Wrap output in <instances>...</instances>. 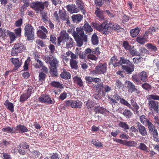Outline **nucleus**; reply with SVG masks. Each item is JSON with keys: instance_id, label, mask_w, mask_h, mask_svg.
Wrapping results in <instances>:
<instances>
[{"instance_id": "37", "label": "nucleus", "mask_w": 159, "mask_h": 159, "mask_svg": "<svg viewBox=\"0 0 159 159\" xmlns=\"http://www.w3.org/2000/svg\"><path fill=\"white\" fill-rule=\"evenodd\" d=\"M46 33L43 32L42 30H39L37 31V36L39 38L42 39H45L47 37Z\"/></svg>"}, {"instance_id": "59", "label": "nucleus", "mask_w": 159, "mask_h": 159, "mask_svg": "<svg viewBox=\"0 0 159 159\" xmlns=\"http://www.w3.org/2000/svg\"><path fill=\"white\" fill-rule=\"evenodd\" d=\"M19 147H20V148L28 149L29 148V146L28 143L26 142H23L19 145Z\"/></svg>"}, {"instance_id": "63", "label": "nucleus", "mask_w": 159, "mask_h": 159, "mask_svg": "<svg viewBox=\"0 0 159 159\" xmlns=\"http://www.w3.org/2000/svg\"><path fill=\"white\" fill-rule=\"evenodd\" d=\"M46 75L45 73L41 72L39 74V80L40 81H43L45 78Z\"/></svg>"}, {"instance_id": "64", "label": "nucleus", "mask_w": 159, "mask_h": 159, "mask_svg": "<svg viewBox=\"0 0 159 159\" xmlns=\"http://www.w3.org/2000/svg\"><path fill=\"white\" fill-rule=\"evenodd\" d=\"M7 36H8L11 41H13L16 38L14 34L10 31H8Z\"/></svg>"}, {"instance_id": "33", "label": "nucleus", "mask_w": 159, "mask_h": 159, "mask_svg": "<svg viewBox=\"0 0 159 159\" xmlns=\"http://www.w3.org/2000/svg\"><path fill=\"white\" fill-rule=\"evenodd\" d=\"M110 0H94V3L96 6L102 7L107 2H109Z\"/></svg>"}, {"instance_id": "3", "label": "nucleus", "mask_w": 159, "mask_h": 159, "mask_svg": "<svg viewBox=\"0 0 159 159\" xmlns=\"http://www.w3.org/2000/svg\"><path fill=\"white\" fill-rule=\"evenodd\" d=\"M25 36L27 40H33L34 39L35 30L34 27L29 23L25 24L24 28Z\"/></svg>"}, {"instance_id": "15", "label": "nucleus", "mask_w": 159, "mask_h": 159, "mask_svg": "<svg viewBox=\"0 0 159 159\" xmlns=\"http://www.w3.org/2000/svg\"><path fill=\"white\" fill-rule=\"evenodd\" d=\"M136 124L138 128V130L140 134L143 136L147 135L148 132L146 128L139 122H137Z\"/></svg>"}, {"instance_id": "6", "label": "nucleus", "mask_w": 159, "mask_h": 159, "mask_svg": "<svg viewBox=\"0 0 159 159\" xmlns=\"http://www.w3.org/2000/svg\"><path fill=\"white\" fill-rule=\"evenodd\" d=\"M107 64L106 63H99L96 66L95 70L92 71L93 75H101L104 74L106 71Z\"/></svg>"}, {"instance_id": "30", "label": "nucleus", "mask_w": 159, "mask_h": 159, "mask_svg": "<svg viewBox=\"0 0 159 159\" xmlns=\"http://www.w3.org/2000/svg\"><path fill=\"white\" fill-rule=\"evenodd\" d=\"M50 84L52 86L57 89H62L63 88V84L58 81H52Z\"/></svg>"}, {"instance_id": "1", "label": "nucleus", "mask_w": 159, "mask_h": 159, "mask_svg": "<svg viewBox=\"0 0 159 159\" xmlns=\"http://www.w3.org/2000/svg\"><path fill=\"white\" fill-rule=\"evenodd\" d=\"M92 25L94 28L105 35L111 32L110 23L108 24L106 21H104L101 24L92 22Z\"/></svg>"}, {"instance_id": "54", "label": "nucleus", "mask_w": 159, "mask_h": 159, "mask_svg": "<svg viewBox=\"0 0 159 159\" xmlns=\"http://www.w3.org/2000/svg\"><path fill=\"white\" fill-rule=\"evenodd\" d=\"M119 126L125 130L129 129V125L125 122L121 121L119 123Z\"/></svg>"}, {"instance_id": "48", "label": "nucleus", "mask_w": 159, "mask_h": 159, "mask_svg": "<svg viewBox=\"0 0 159 159\" xmlns=\"http://www.w3.org/2000/svg\"><path fill=\"white\" fill-rule=\"evenodd\" d=\"M123 115L126 118L129 119L131 118L133 114L129 110H125L123 113Z\"/></svg>"}, {"instance_id": "9", "label": "nucleus", "mask_w": 159, "mask_h": 159, "mask_svg": "<svg viewBox=\"0 0 159 159\" xmlns=\"http://www.w3.org/2000/svg\"><path fill=\"white\" fill-rule=\"evenodd\" d=\"M63 35L64 39L66 41V48L68 49L70 48L73 47L75 43L73 40L72 38L69 37L68 34L66 31H65Z\"/></svg>"}, {"instance_id": "14", "label": "nucleus", "mask_w": 159, "mask_h": 159, "mask_svg": "<svg viewBox=\"0 0 159 159\" xmlns=\"http://www.w3.org/2000/svg\"><path fill=\"white\" fill-rule=\"evenodd\" d=\"M66 8L70 13H75L80 11L79 8L74 4H71L66 5Z\"/></svg>"}, {"instance_id": "31", "label": "nucleus", "mask_w": 159, "mask_h": 159, "mask_svg": "<svg viewBox=\"0 0 159 159\" xmlns=\"http://www.w3.org/2000/svg\"><path fill=\"white\" fill-rule=\"evenodd\" d=\"M139 120L142 124H146L147 125L151 122L148 119L146 118V116L143 115H142L140 116Z\"/></svg>"}, {"instance_id": "56", "label": "nucleus", "mask_w": 159, "mask_h": 159, "mask_svg": "<svg viewBox=\"0 0 159 159\" xmlns=\"http://www.w3.org/2000/svg\"><path fill=\"white\" fill-rule=\"evenodd\" d=\"M123 46L126 50H129L131 48V46L129 45L127 41H124L123 43Z\"/></svg>"}, {"instance_id": "62", "label": "nucleus", "mask_w": 159, "mask_h": 159, "mask_svg": "<svg viewBox=\"0 0 159 159\" xmlns=\"http://www.w3.org/2000/svg\"><path fill=\"white\" fill-rule=\"evenodd\" d=\"M92 143L93 144L96 146L97 147L100 148L102 146V144L99 141H96L94 139H93L92 140Z\"/></svg>"}, {"instance_id": "12", "label": "nucleus", "mask_w": 159, "mask_h": 159, "mask_svg": "<svg viewBox=\"0 0 159 159\" xmlns=\"http://www.w3.org/2000/svg\"><path fill=\"white\" fill-rule=\"evenodd\" d=\"M15 128V133L22 134L27 132L28 131V129L24 125L19 124L17 125Z\"/></svg>"}, {"instance_id": "8", "label": "nucleus", "mask_w": 159, "mask_h": 159, "mask_svg": "<svg viewBox=\"0 0 159 159\" xmlns=\"http://www.w3.org/2000/svg\"><path fill=\"white\" fill-rule=\"evenodd\" d=\"M148 107L152 111L158 113L159 111V103L154 100H150L148 101Z\"/></svg>"}, {"instance_id": "24", "label": "nucleus", "mask_w": 159, "mask_h": 159, "mask_svg": "<svg viewBox=\"0 0 159 159\" xmlns=\"http://www.w3.org/2000/svg\"><path fill=\"white\" fill-rule=\"evenodd\" d=\"M106 109L104 107L99 106H96L94 108V111L95 114H102L105 111Z\"/></svg>"}, {"instance_id": "43", "label": "nucleus", "mask_w": 159, "mask_h": 159, "mask_svg": "<svg viewBox=\"0 0 159 159\" xmlns=\"http://www.w3.org/2000/svg\"><path fill=\"white\" fill-rule=\"evenodd\" d=\"M9 30L4 28H0V37L2 38L6 37L8 34Z\"/></svg>"}, {"instance_id": "45", "label": "nucleus", "mask_w": 159, "mask_h": 159, "mask_svg": "<svg viewBox=\"0 0 159 159\" xmlns=\"http://www.w3.org/2000/svg\"><path fill=\"white\" fill-rule=\"evenodd\" d=\"M50 72L52 77H57L58 75L57 68L50 67Z\"/></svg>"}, {"instance_id": "16", "label": "nucleus", "mask_w": 159, "mask_h": 159, "mask_svg": "<svg viewBox=\"0 0 159 159\" xmlns=\"http://www.w3.org/2000/svg\"><path fill=\"white\" fill-rule=\"evenodd\" d=\"M128 65L129 66L122 65V68L127 74H130L134 70V66L132 63H131V64H129Z\"/></svg>"}, {"instance_id": "23", "label": "nucleus", "mask_w": 159, "mask_h": 159, "mask_svg": "<svg viewBox=\"0 0 159 159\" xmlns=\"http://www.w3.org/2000/svg\"><path fill=\"white\" fill-rule=\"evenodd\" d=\"M110 26L111 29V31L112 30L116 31L117 32H119L122 31L123 29L119 25L116 24H113L110 23Z\"/></svg>"}, {"instance_id": "25", "label": "nucleus", "mask_w": 159, "mask_h": 159, "mask_svg": "<svg viewBox=\"0 0 159 159\" xmlns=\"http://www.w3.org/2000/svg\"><path fill=\"white\" fill-rule=\"evenodd\" d=\"M139 76L140 80L143 82H146L148 80V75L147 73L144 71H143L139 74Z\"/></svg>"}, {"instance_id": "27", "label": "nucleus", "mask_w": 159, "mask_h": 159, "mask_svg": "<svg viewBox=\"0 0 159 159\" xmlns=\"http://www.w3.org/2000/svg\"><path fill=\"white\" fill-rule=\"evenodd\" d=\"M136 41L141 44H143L148 41V39L144 35L138 36L136 39Z\"/></svg>"}, {"instance_id": "19", "label": "nucleus", "mask_w": 159, "mask_h": 159, "mask_svg": "<svg viewBox=\"0 0 159 159\" xmlns=\"http://www.w3.org/2000/svg\"><path fill=\"white\" fill-rule=\"evenodd\" d=\"M76 4L79 10H80L83 14L84 15L86 10L84 8L85 5L82 0H76Z\"/></svg>"}, {"instance_id": "51", "label": "nucleus", "mask_w": 159, "mask_h": 159, "mask_svg": "<svg viewBox=\"0 0 159 159\" xmlns=\"http://www.w3.org/2000/svg\"><path fill=\"white\" fill-rule=\"evenodd\" d=\"M145 46L148 49L152 51L155 52L157 50L156 47L151 43H147L145 45Z\"/></svg>"}, {"instance_id": "40", "label": "nucleus", "mask_w": 159, "mask_h": 159, "mask_svg": "<svg viewBox=\"0 0 159 159\" xmlns=\"http://www.w3.org/2000/svg\"><path fill=\"white\" fill-rule=\"evenodd\" d=\"M60 77L62 79H69L70 78L71 75L69 72L63 71L60 75Z\"/></svg>"}, {"instance_id": "53", "label": "nucleus", "mask_w": 159, "mask_h": 159, "mask_svg": "<svg viewBox=\"0 0 159 159\" xmlns=\"http://www.w3.org/2000/svg\"><path fill=\"white\" fill-rule=\"evenodd\" d=\"M120 102L123 104L124 105L128 107L129 108L133 110V107H132L131 105L126 101L125 99L122 98L120 101Z\"/></svg>"}, {"instance_id": "34", "label": "nucleus", "mask_w": 159, "mask_h": 159, "mask_svg": "<svg viewBox=\"0 0 159 159\" xmlns=\"http://www.w3.org/2000/svg\"><path fill=\"white\" fill-rule=\"evenodd\" d=\"M84 30L86 32H91L93 31V29L91 27L90 25L88 22H86L84 23L83 27Z\"/></svg>"}, {"instance_id": "13", "label": "nucleus", "mask_w": 159, "mask_h": 159, "mask_svg": "<svg viewBox=\"0 0 159 159\" xmlns=\"http://www.w3.org/2000/svg\"><path fill=\"white\" fill-rule=\"evenodd\" d=\"M149 133L153 136H158V132L155 126L151 122L147 125Z\"/></svg>"}, {"instance_id": "11", "label": "nucleus", "mask_w": 159, "mask_h": 159, "mask_svg": "<svg viewBox=\"0 0 159 159\" xmlns=\"http://www.w3.org/2000/svg\"><path fill=\"white\" fill-rule=\"evenodd\" d=\"M31 94L32 89L29 88L27 89L26 93H22L20 95V101L22 103L24 102L30 97Z\"/></svg>"}, {"instance_id": "22", "label": "nucleus", "mask_w": 159, "mask_h": 159, "mask_svg": "<svg viewBox=\"0 0 159 159\" xmlns=\"http://www.w3.org/2000/svg\"><path fill=\"white\" fill-rule=\"evenodd\" d=\"M95 14L96 16L99 18L100 21L104 20H105L103 11L102 10H101L98 7H97L96 8L95 11Z\"/></svg>"}, {"instance_id": "5", "label": "nucleus", "mask_w": 159, "mask_h": 159, "mask_svg": "<svg viewBox=\"0 0 159 159\" xmlns=\"http://www.w3.org/2000/svg\"><path fill=\"white\" fill-rule=\"evenodd\" d=\"M65 103L62 108L65 109L67 107L70 106L72 108H80L82 106V102L79 100H69L65 101Z\"/></svg>"}, {"instance_id": "17", "label": "nucleus", "mask_w": 159, "mask_h": 159, "mask_svg": "<svg viewBox=\"0 0 159 159\" xmlns=\"http://www.w3.org/2000/svg\"><path fill=\"white\" fill-rule=\"evenodd\" d=\"M10 60L15 66V67L14 68V70H16L18 69L22 65L21 62L19 61L18 58H11Z\"/></svg>"}, {"instance_id": "32", "label": "nucleus", "mask_w": 159, "mask_h": 159, "mask_svg": "<svg viewBox=\"0 0 159 159\" xmlns=\"http://www.w3.org/2000/svg\"><path fill=\"white\" fill-rule=\"evenodd\" d=\"M91 41L93 45H98L99 43L98 38L96 33L93 34L92 36Z\"/></svg>"}, {"instance_id": "41", "label": "nucleus", "mask_w": 159, "mask_h": 159, "mask_svg": "<svg viewBox=\"0 0 159 159\" xmlns=\"http://www.w3.org/2000/svg\"><path fill=\"white\" fill-rule=\"evenodd\" d=\"M94 106V102L92 100H89L86 102V107L89 110H92Z\"/></svg>"}, {"instance_id": "26", "label": "nucleus", "mask_w": 159, "mask_h": 159, "mask_svg": "<svg viewBox=\"0 0 159 159\" xmlns=\"http://www.w3.org/2000/svg\"><path fill=\"white\" fill-rule=\"evenodd\" d=\"M4 104L7 108L10 110L11 112L14 111V107L13 104L12 103L10 102L8 100L5 102Z\"/></svg>"}, {"instance_id": "7", "label": "nucleus", "mask_w": 159, "mask_h": 159, "mask_svg": "<svg viewBox=\"0 0 159 159\" xmlns=\"http://www.w3.org/2000/svg\"><path fill=\"white\" fill-rule=\"evenodd\" d=\"M39 101L41 103H46L49 104H54L55 102L54 99L52 100L48 95L42 94L39 98Z\"/></svg>"}, {"instance_id": "57", "label": "nucleus", "mask_w": 159, "mask_h": 159, "mask_svg": "<svg viewBox=\"0 0 159 159\" xmlns=\"http://www.w3.org/2000/svg\"><path fill=\"white\" fill-rule=\"evenodd\" d=\"M142 87L144 89L149 91L151 89V86L148 83H145L141 85Z\"/></svg>"}, {"instance_id": "21", "label": "nucleus", "mask_w": 159, "mask_h": 159, "mask_svg": "<svg viewBox=\"0 0 159 159\" xmlns=\"http://www.w3.org/2000/svg\"><path fill=\"white\" fill-rule=\"evenodd\" d=\"M127 88L131 92H136L137 93H139V90L137 89L135 85L129 81L127 82Z\"/></svg>"}, {"instance_id": "2", "label": "nucleus", "mask_w": 159, "mask_h": 159, "mask_svg": "<svg viewBox=\"0 0 159 159\" xmlns=\"http://www.w3.org/2000/svg\"><path fill=\"white\" fill-rule=\"evenodd\" d=\"M49 3L47 1L42 2L36 1L31 2L30 7L37 13L41 12L45 9V7H48Z\"/></svg>"}, {"instance_id": "28", "label": "nucleus", "mask_w": 159, "mask_h": 159, "mask_svg": "<svg viewBox=\"0 0 159 159\" xmlns=\"http://www.w3.org/2000/svg\"><path fill=\"white\" fill-rule=\"evenodd\" d=\"M71 18L74 22L77 23L80 22L81 20L83 18V16L80 14L73 15Z\"/></svg>"}, {"instance_id": "58", "label": "nucleus", "mask_w": 159, "mask_h": 159, "mask_svg": "<svg viewBox=\"0 0 159 159\" xmlns=\"http://www.w3.org/2000/svg\"><path fill=\"white\" fill-rule=\"evenodd\" d=\"M37 62L39 63V65L37 63H36L34 65V67L35 68L39 69L40 67H41L43 66V62L40 60L38 59H35Z\"/></svg>"}, {"instance_id": "20", "label": "nucleus", "mask_w": 159, "mask_h": 159, "mask_svg": "<svg viewBox=\"0 0 159 159\" xmlns=\"http://www.w3.org/2000/svg\"><path fill=\"white\" fill-rule=\"evenodd\" d=\"M75 40L76 41L77 45L78 47H81L83 44V42H86L87 40V37L86 35L84 36L81 37L80 36L77 38Z\"/></svg>"}, {"instance_id": "38", "label": "nucleus", "mask_w": 159, "mask_h": 159, "mask_svg": "<svg viewBox=\"0 0 159 159\" xmlns=\"http://www.w3.org/2000/svg\"><path fill=\"white\" fill-rule=\"evenodd\" d=\"M70 66L71 68L74 70H77L78 68V61L76 60L70 59Z\"/></svg>"}, {"instance_id": "29", "label": "nucleus", "mask_w": 159, "mask_h": 159, "mask_svg": "<svg viewBox=\"0 0 159 159\" xmlns=\"http://www.w3.org/2000/svg\"><path fill=\"white\" fill-rule=\"evenodd\" d=\"M140 29L136 27L135 29H132L130 31V34L132 37H136L139 34Z\"/></svg>"}, {"instance_id": "50", "label": "nucleus", "mask_w": 159, "mask_h": 159, "mask_svg": "<svg viewBox=\"0 0 159 159\" xmlns=\"http://www.w3.org/2000/svg\"><path fill=\"white\" fill-rule=\"evenodd\" d=\"M120 62L121 63V65L123 64H126L128 65L132 63L129 60L126 59L125 57H121L120 58Z\"/></svg>"}, {"instance_id": "61", "label": "nucleus", "mask_w": 159, "mask_h": 159, "mask_svg": "<svg viewBox=\"0 0 159 159\" xmlns=\"http://www.w3.org/2000/svg\"><path fill=\"white\" fill-rule=\"evenodd\" d=\"M103 88V83L98 84L96 86V89L99 93H100L101 92Z\"/></svg>"}, {"instance_id": "39", "label": "nucleus", "mask_w": 159, "mask_h": 159, "mask_svg": "<svg viewBox=\"0 0 159 159\" xmlns=\"http://www.w3.org/2000/svg\"><path fill=\"white\" fill-rule=\"evenodd\" d=\"M40 12L41 15V17L43 22L46 23L48 21V18L47 16V12L43 10L42 12Z\"/></svg>"}, {"instance_id": "55", "label": "nucleus", "mask_w": 159, "mask_h": 159, "mask_svg": "<svg viewBox=\"0 0 159 159\" xmlns=\"http://www.w3.org/2000/svg\"><path fill=\"white\" fill-rule=\"evenodd\" d=\"M131 104L132 106L134 107L133 108V111H134V110H136V113H137L138 112V110L139 108V106L137 105L136 102H134L133 100H131Z\"/></svg>"}, {"instance_id": "52", "label": "nucleus", "mask_w": 159, "mask_h": 159, "mask_svg": "<svg viewBox=\"0 0 159 159\" xmlns=\"http://www.w3.org/2000/svg\"><path fill=\"white\" fill-rule=\"evenodd\" d=\"M148 100L153 99L159 101V96L156 95L155 94L149 95H148Z\"/></svg>"}, {"instance_id": "4", "label": "nucleus", "mask_w": 159, "mask_h": 159, "mask_svg": "<svg viewBox=\"0 0 159 159\" xmlns=\"http://www.w3.org/2000/svg\"><path fill=\"white\" fill-rule=\"evenodd\" d=\"M25 49V46L23 43H16L11 49V55L12 56H17L18 53L24 52Z\"/></svg>"}, {"instance_id": "47", "label": "nucleus", "mask_w": 159, "mask_h": 159, "mask_svg": "<svg viewBox=\"0 0 159 159\" xmlns=\"http://www.w3.org/2000/svg\"><path fill=\"white\" fill-rule=\"evenodd\" d=\"M59 19H61L63 21H65L67 18L66 13L65 12H63L61 10H59Z\"/></svg>"}, {"instance_id": "10", "label": "nucleus", "mask_w": 159, "mask_h": 159, "mask_svg": "<svg viewBox=\"0 0 159 159\" xmlns=\"http://www.w3.org/2000/svg\"><path fill=\"white\" fill-rule=\"evenodd\" d=\"M91 53L87 54V59L89 60L96 61L98 59V57H96L95 54L98 55L100 54L99 48L97 47L95 49H91Z\"/></svg>"}, {"instance_id": "49", "label": "nucleus", "mask_w": 159, "mask_h": 159, "mask_svg": "<svg viewBox=\"0 0 159 159\" xmlns=\"http://www.w3.org/2000/svg\"><path fill=\"white\" fill-rule=\"evenodd\" d=\"M138 148L141 150L147 152H148L149 151V149L148 148L145 144L143 143H140L139 145Z\"/></svg>"}, {"instance_id": "44", "label": "nucleus", "mask_w": 159, "mask_h": 159, "mask_svg": "<svg viewBox=\"0 0 159 159\" xmlns=\"http://www.w3.org/2000/svg\"><path fill=\"white\" fill-rule=\"evenodd\" d=\"M2 131L4 132H8L10 133H15V128L14 127H11L8 126L6 127L3 128L2 129Z\"/></svg>"}, {"instance_id": "60", "label": "nucleus", "mask_w": 159, "mask_h": 159, "mask_svg": "<svg viewBox=\"0 0 159 159\" xmlns=\"http://www.w3.org/2000/svg\"><path fill=\"white\" fill-rule=\"evenodd\" d=\"M77 32H78V34L80 35L81 37L84 36L86 35L84 34V29L82 28H78L76 29Z\"/></svg>"}, {"instance_id": "18", "label": "nucleus", "mask_w": 159, "mask_h": 159, "mask_svg": "<svg viewBox=\"0 0 159 159\" xmlns=\"http://www.w3.org/2000/svg\"><path fill=\"white\" fill-rule=\"evenodd\" d=\"M91 49L90 48L86 49L84 52L80 51L78 53L79 58L81 59H86V55L89 53H91Z\"/></svg>"}, {"instance_id": "46", "label": "nucleus", "mask_w": 159, "mask_h": 159, "mask_svg": "<svg viewBox=\"0 0 159 159\" xmlns=\"http://www.w3.org/2000/svg\"><path fill=\"white\" fill-rule=\"evenodd\" d=\"M137 145V143L136 142L134 141H125L124 145L129 147H135Z\"/></svg>"}, {"instance_id": "35", "label": "nucleus", "mask_w": 159, "mask_h": 159, "mask_svg": "<svg viewBox=\"0 0 159 159\" xmlns=\"http://www.w3.org/2000/svg\"><path fill=\"white\" fill-rule=\"evenodd\" d=\"M73 80L74 82L77 84L80 87H82L83 85V82L80 77L75 76L73 78Z\"/></svg>"}, {"instance_id": "42", "label": "nucleus", "mask_w": 159, "mask_h": 159, "mask_svg": "<svg viewBox=\"0 0 159 159\" xmlns=\"http://www.w3.org/2000/svg\"><path fill=\"white\" fill-rule=\"evenodd\" d=\"M59 61L56 58H53L49 62V63L51 66L50 67L57 68L58 65Z\"/></svg>"}, {"instance_id": "36", "label": "nucleus", "mask_w": 159, "mask_h": 159, "mask_svg": "<svg viewBox=\"0 0 159 159\" xmlns=\"http://www.w3.org/2000/svg\"><path fill=\"white\" fill-rule=\"evenodd\" d=\"M132 78L133 81L134 83L137 85L141 84L142 83L139 76V74L137 75L136 74L133 75L132 77Z\"/></svg>"}]
</instances>
